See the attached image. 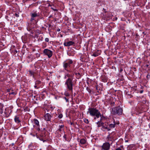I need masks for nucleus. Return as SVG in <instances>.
I'll use <instances>...</instances> for the list:
<instances>
[{
    "label": "nucleus",
    "instance_id": "nucleus-1",
    "mask_svg": "<svg viewBox=\"0 0 150 150\" xmlns=\"http://www.w3.org/2000/svg\"><path fill=\"white\" fill-rule=\"evenodd\" d=\"M93 117L96 116L97 118H98L101 116V114L98 110L94 108H89L87 112V114Z\"/></svg>",
    "mask_w": 150,
    "mask_h": 150
},
{
    "label": "nucleus",
    "instance_id": "nucleus-2",
    "mask_svg": "<svg viewBox=\"0 0 150 150\" xmlns=\"http://www.w3.org/2000/svg\"><path fill=\"white\" fill-rule=\"evenodd\" d=\"M123 109L120 106L115 107L112 109L111 113L112 114L121 115L122 113Z\"/></svg>",
    "mask_w": 150,
    "mask_h": 150
},
{
    "label": "nucleus",
    "instance_id": "nucleus-3",
    "mask_svg": "<svg viewBox=\"0 0 150 150\" xmlns=\"http://www.w3.org/2000/svg\"><path fill=\"white\" fill-rule=\"evenodd\" d=\"M65 84L67 85V88L69 90L72 91L73 89L72 80L70 78H68L66 81Z\"/></svg>",
    "mask_w": 150,
    "mask_h": 150
},
{
    "label": "nucleus",
    "instance_id": "nucleus-4",
    "mask_svg": "<svg viewBox=\"0 0 150 150\" xmlns=\"http://www.w3.org/2000/svg\"><path fill=\"white\" fill-rule=\"evenodd\" d=\"M88 143H86V141L84 139H81L80 140L79 145L83 148H86Z\"/></svg>",
    "mask_w": 150,
    "mask_h": 150
},
{
    "label": "nucleus",
    "instance_id": "nucleus-5",
    "mask_svg": "<svg viewBox=\"0 0 150 150\" xmlns=\"http://www.w3.org/2000/svg\"><path fill=\"white\" fill-rule=\"evenodd\" d=\"M101 130L104 132H107L110 131V129L109 128L108 123H104L102 125Z\"/></svg>",
    "mask_w": 150,
    "mask_h": 150
},
{
    "label": "nucleus",
    "instance_id": "nucleus-6",
    "mask_svg": "<svg viewBox=\"0 0 150 150\" xmlns=\"http://www.w3.org/2000/svg\"><path fill=\"white\" fill-rule=\"evenodd\" d=\"M110 147V145L108 142H106L103 144L102 147V150H108L109 149Z\"/></svg>",
    "mask_w": 150,
    "mask_h": 150
},
{
    "label": "nucleus",
    "instance_id": "nucleus-7",
    "mask_svg": "<svg viewBox=\"0 0 150 150\" xmlns=\"http://www.w3.org/2000/svg\"><path fill=\"white\" fill-rule=\"evenodd\" d=\"M44 53L46 55L48 56H52V52L47 49H45L44 50Z\"/></svg>",
    "mask_w": 150,
    "mask_h": 150
},
{
    "label": "nucleus",
    "instance_id": "nucleus-8",
    "mask_svg": "<svg viewBox=\"0 0 150 150\" xmlns=\"http://www.w3.org/2000/svg\"><path fill=\"white\" fill-rule=\"evenodd\" d=\"M51 118V115L48 113L46 114L44 116V118L46 121H49L50 120Z\"/></svg>",
    "mask_w": 150,
    "mask_h": 150
},
{
    "label": "nucleus",
    "instance_id": "nucleus-9",
    "mask_svg": "<svg viewBox=\"0 0 150 150\" xmlns=\"http://www.w3.org/2000/svg\"><path fill=\"white\" fill-rule=\"evenodd\" d=\"M39 15L38 13L36 12L32 13L31 14V19L30 21H32L33 20H35V18L36 17H38Z\"/></svg>",
    "mask_w": 150,
    "mask_h": 150
},
{
    "label": "nucleus",
    "instance_id": "nucleus-10",
    "mask_svg": "<svg viewBox=\"0 0 150 150\" xmlns=\"http://www.w3.org/2000/svg\"><path fill=\"white\" fill-rule=\"evenodd\" d=\"M74 43V42L71 41L68 42L65 41L64 43V45L65 46H69L73 45Z\"/></svg>",
    "mask_w": 150,
    "mask_h": 150
},
{
    "label": "nucleus",
    "instance_id": "nucleus-11",
    "mask_svg": "<svg viewBox=\"0 0 150 150\" xmlns=\"http://www.w3.org/2000/svg\"><path fill=\"white\" fill-rule=\"evenodd\" d=\"M135 147L134 144H131L127 147V150H134Z\"/></svg>",
    "mask_w": 150,
    "mask_h": 150
},
{
    "label": "nucleus",
    "instance_id": "nucleus-12",
    "mask_svg": "<svg viewBox=\"0 0 150 150\" xmlns=\"http://www.w3.org/2000/svg\"><path fill=\"white\" fill-rule=\"evenodd\" d=\"M96 123L97 125V127H99L101 126L102 127V125H103L104 123L102 122V119L101 118L100 120L96 122Z\"/></svg>",
    "mask_w": 150,
    "mask_h": 150
},
{
    "label": "nucleus",
    "instance_id": "nucleus-13",
    "mask_svg": "<svg viewBox=\"0 0 150 150\" xmlns=\"http://www.w3.org/2000/svg\"><path fill=\"white\" fill-rule=\"evenodd\" d=\"M89 59L88 57H81L80 60L82 62H87Z\"/></svg>",
    "mask_w": 150,
    "mask_h": 150
},
{
    "label": "nucleus",
    "instance_id": "nucleus-14",
    "mask_svg": "<svg viewBox=\"0 0 150 150\" xmlns=\"http://www.w3.org/2000/svg\"><path fill=\"white\" fill-rule=\"evenodd\" d=\"M14 121L17 123H18L21 122V121L19 120V117L17 116H16L14 118Z\"/></svg>",
    "mask_w": 150,
    "mask_h": 150
},
{
    "label": "nucleus",
    "instance_id": "nucleus-15",
    "mask_svg": "<svg viewBox=\"0 0 150 150\" xmlns=\"http://www.w3.org/2000/svg\"><path fill=\"white\" fill-rule=\"evenodd\" d=\"M109 128L110 129V130H111V129L112 128H114L115 127V123L114 122L113 124H108Z\"/></svg>",
    "mask_w": 150,
    "mask_h": 150
},
{
    "label": "nucleus",
    "instance_id": "nucleus-16",
    "mask_svg": "<svg viewBox=\"0 0 150 150\" xmlns=\"http://www.w3.org/2000/svg\"><path fill=\"white\" fill-rule=\"evenodd\" d=\"M63 67L65 70H67V68L68 67H69L68 62H64L63 63Z\"/></svg>",
    "mask_w": 150,
    "mask_h": 150
},
{
    "label": "nucleus",
    "instance_id": "nucleus-17",
    "mask_svg": "<svg viewBox=\"0 0 150 150\" xmlns=\"http://www.w3.org/2000/svg\"><path fill=\"white\" fill-rule=\"evenodd\" d=\"M45 130H44V131H43L42 133L40 135L41 137H42V138L44 139H46L45 137L46 135L45 134Z\"/></svg>",
    "mask_w": 150,
    "mask_h": 150
},
{
    "label": "nucleus",
    "instance_id": "nucleus-18",
    "mask_svg": "<svg viewBox=\"0 0 150 150\" xmlns=\"http://www.w3.org/2000/svg\"><path fill=\"white\" fill-rule=\"evenodd\" d=\"M100 50H98L95 54H93V56H97L100 54Z\"/></svg>",
    "mask_w": 150,
    "mask_h": 150
},
{
    "label": "nucleus",
    "instance_id": "nucleus-19",
    "mask_svg": "<svg viewBox=\"0 0 150 150\" xmlns=\"http://www.w3.org/2000/svg\"><path fill=\"white\" fill-rule=\"evenodd\" d=\"M35 124L38 126H39V122L38 120L36 119L34 120Z\"/></svg>",
    "mask_w": 150,
    "mask_h": 150
},
{
    "label": "nucleus",
    "instance_id": "nucleus-20",
    "mask_svg": "<svg viewBox=\"0 0 150 150\" xmlns=\"http://www.w3.org/2000/svg\"><path fill=\"white\" fill-rule=\"evenodd\" d=\"M66 62H68L69 64V65L70 64H71L73 63V61L71 60H68L66 61Z\"/></svg>",
    "mask_w": 150,
    "mask_h": 150
},
{
    "label": "nucleus",
    "instance_id": "nucleus-21",
    "mask_svg": "<svg viewBox=\"0 0 150 150\" xmlns=\"http://www.w3.org/2000/svg\"><path fill=\"white\" fill-rule=\"evenodd\" d=\"M9 95H16V93L15 92L13 91H9Z\"/></svg>",
    "mask_w": 150,
    "mask_h": 150
},
{
    "label": "nucleus",
    "instance_id": "nucleus-22",
    "mask_svg": "<svg viewBox=\"0 0 150 150\" xmlns=\"http://www.w3.org/2000/svg\"><path fill=\"white\" fill-rule=\"evenodd\" d=\"M41 83V81H37L35 82V85H38L40 84Z\"/></svg>",
    "mask_w": 150,
    "mask_h": 150
},
{
    "label": "nucleus",
    "instance_id": "nucleus-23",
    "mask_svg": "<svg viewBox=\"0 0 150 150\" xmlns=\"http://www.w3.org/2000/svg\"><path fill=\"white\" fill-rule=\"evenodd\" d=\"M29 72L30 74L31 75V76L33 75V77H34V76H33L34 72H33V71H30V70L29 71Z\"/></svg>",
    "mask_w": 150,
    "mask_h": 150
},
{
    "label": "nucleus",
    "instance_id": "nucleus-24",
    "mask_svg": "<svg viewBox=\"0 0 150 150\" xmlns=\"http://www.w3.org/2000/svg\"><path fill=\"white\" fill-rule=\"evenodd\" d=\"M86 90L89 93H91V90L88 87L86 88Z\"/></svg>",
    "mask_w": 150,
    "mask_h": 150
},
{
    "label": "nucleus",
    "instance_id": "nucleus-25",
    "mask_svg": "<svg viewBox=\"0 0 150 150\" xmlns=\"http://www.w3.org/2000/svg\"><path fill=\"white\" fill-rule=\"evenodd\" d=\"M84 122L85 123H86L87 124H88L89 123V121H88V120L87 119H85L84 120Z\"/></svg>",
    "mask_w": 150,
    "mask_h": 150
},
{
    "label": "nucleus",
    "instance_id": "nucleus-26",
    "mask_svg": "<svg viewBox=\"0 0 150 150\" xmlns=\"http://www.w3.org/2000/svg\"><path fill=\"white\" fill-rule=\"evenodd\" d=\"M63 117V115L62 114H60L58 116V117L59 118H62Z\"/></svg>",
    "mask_w": 150,
    "mask_h": 150
},
{
    "label": "nucleus",
    "instance_id": "nucleus-27",
    "mask_svg": "<svg viewBox=\"0 0 150 150\" xmlns=\"http://www.w3.org/2000/svg\"><path fill=\"white\" fill-rule=\"evenodd\" d=\"M146 78L147 79H149L150 77V75L149 74H147L146 76Z\"/></svg>",
    "mask_w": 150,
    "mask_h": 150
},
{
    "label": "nucleus",
    "instance_id": "nucleus-28",
    "mask_svg": "<svg viewBox=\"0 0 150 150\" xmlns=\"http://www.w3.org/2000/svg\"><path fill=\"white\" fill-rule=\"evenodd\" d=\"M45 41L46 42H48L49 41V38H46L45 39Z\"/></svg>",
    "mask_w": 150,
    "mask_h": 150
},
{
    "label": "nucleus",
    "instance_id": "nucleus-29",
    "mask_svg": "<svg viewBox=\"0 0 150 150\" xmlns=\"http://www.w3.org/2000/svg\"><path fill=\"white\" fill-rule=\"evenodd\" d=\"M64 126V125H60V126H59V128H61V129H63V127Z\"/></svg>",
    "mask_w": 150,
    "mask_h": 150
},
{
    "label": "nucleus",
    "instance_id": "nucleus-30",
    "mask_svg": "<svg viewBox=\"0 0 150 150\" xmlns=\"http://www.w3.org/2000/svg\"><path fill=\"white\" fill-rule=\"evenodd\" d=\"M67 76L68 77H69L70 76V75L69 74H67V75L65 76L64 77V78L66 79L67 78Z\"/></svg>",
    "mask_w": 150,
    "mask_h": 150
},
{
    "label": "nucleus",
    "instance_id": "nucleus-31",
    "mask_svg": "<svg viewBox=\"0 0 150 150\" xmlns=\"http://www.w3.org/2000/svg\"><path fill=\"white\" fill-rule=\"evenodd\" d=\"M64 94L66 96H69V94L68 93H66Z\"/></svg>",
    "mask_w": 150,
    "mask_h": 150
},
{
    "label": "nucleus",
    "instance_id": "nucleus-32",
    "mask_svg": "<svg viewBox=\"0 0 150 150\" xmlns=\"http://www.w3.org/2000/svg\"><path fill=\"white\" fill-rule=\"evenodd\" d=\"M15 16L17 17H19V15L17 13H15Z\"/></svg>",
    "mask_w": 150,
    "mask_h": 150
},
{
    "label": "nucleus",
    "instance_id": "nucleus-33",
    "mask_svg": "<svg viewBox=\"0 0 150 150\" xmlns=\"http://www.w3.org/2000/svg\"><path fill=\"white\" fill-rule=\"evenodd\" d=\"M64 138L65 139V140H67L66 135L64 134L63 136Z\"/></svg>",
    "mask_w": 150,
    "mask_h": 150
},
{
    "label": "nucleus",
    "instance_id": "nucleus-34",
    "mask_svg": "<svg viewBox=\"0 0 150 150\" xmlns=\"http://www.w3.org/2000/svg\"><path fill=\"white\" fill-rule=\"evenodd\" d=\"M64 98H65V100H66V102H68V99H67V98L66 97H65Z\"/></svg>",
    "mask_w": 150,
    "mask_h": 150
},
{
    "label": "nucleus",
    "instance_id": "nucleus-35",
    "mask_svg": "<svg viewBox=\"0 0 150 150\" xmlns=\"http://www.w3.org/2000/svg\"><path fill=\"white\" fill-rule=\"evenodd\" d=\"M108 138L109 139L111 138V137H110V135H109L108 136Z\"/></svg>",
    "mask_w": 150,
    "mask_h": 150
},
{
    "label": "nucleus",
    "instance_id": "nucleus-36",
    "mask_svg": "<svg viewBox=\"0 0 150 150\" xmlns=\"http://www.w3.org/2000/svg\"><path fill=\"white\" fill-rule=\"evenodd\" d=\"M63 130V129H61V128H59L58 130L59 131H62V130Z\"/></svg>",
    "mask_w": 150,
    "mask_h": 150
},
{
    "label": "nucleus",
    "instance_id": "nucleus-37",
    "mask_svg": "<svg viewBox=\"0 0 150 150\" xmlns=\"http://www.w3.org/2000/svg\"><path fill=\"white\" fill-rule=\"evenodd\" d=\"M149 66V64H147L146 65H145V67H148Z\"/></svg>",
    "mask_w": 150,
    "mask_h": 150
},
{
    "label": "nucleus",
    "instance_id": "nucleus-38",
    "mask_svg": "<svg viewBox=\"0 0 150 150\" xmlns=\"http://www.w3.org/2000/svg\"><path fill=\"white\" fill-rule=\"evenodd\" d=\"M34 87L36 88H38L37 87V86L35 84V85L34 86Z\"/></svg>",
    "mask_w": 150,
    "mask_h": 150
},
{
    "label": "nucleus",
    "instance_id": "nucleus-39",
    "mask_svg": "<svg viewBox=\"0 0 150 150\" xmlns=\"http://www.w3.org/2000/svg\"><path fill=\"white\" fill-rule=\"evenodd\" d=\"M143 92V90H141L140 91V93H142Z\"/></svg>",
    "mask_w": 150,
    "mask_h": 150
},
{
    "label": "nucleus",
    "instance_id": "nucleus-40",
    "mask_svg": "<svg viewBox=\"0 0 150 150\" xmlns=\"http://www.w3.org/2000/svg\"><path fill=\"white\" fill-rule=\"evenodd\" d=\"M116 150H122V149L120 148H118Z\"/></svg>",
    "mask_w": 150,
    "mask_h": 150
},
{
    "label": "nucleus",
    "instance_id": "nucleus-41",
    "mask_svg": "<svg viewBox=\"0 0 150 150\" xmlns=\"http://www.w3.org/2000/svg\"><path fill=\"white\" fill-rule=\"evenodd\" d=\"M70 124L71 125H73L74 123L73 122H70Z\"/></svg>",
    "mask_w": 150,
    "mask_h": 150
},
{
    "label": "nucleus",
    "instance_id": "nucleus-42",
    "mask_svg": "<svg viewBox=\"0 0 150 150\" xmlns=\"http://www.w3.org/2000/svg\"><path fill=\"white\" fill-rule=\"evenodd\" d=\"M60 31V29H58L57 30V31L59 32Z\"/></svg>",
    "mask_w": 150,
    "mask_h": 150
},
{
    "label": "nucleus",
    "instance_id": "nucleus-43",
    "mask_svg": "<svg viewBox=\"0 0 150 150\" xmlns=\"http://www.w3.org/2000/svg\"><path fill=\"white\" fill-rule=\"evenodd\" d=\"M96 118H97L96 117V116H95V117H94V120H96Z\"/></svg>",
    "mask_w": 150,
    "mask_h": 150
},
{
    "label": "nucleus",
    "instance_id": "nucleus-44",
    "mask_svg": "<svg viewBox=\"0 0 150 150\" xmlns=\"http://www.w3.org/2000/svg\"><path fill=\"white\" fill-rule=\"evenodd\" d=\"M128 142V140H126L125 141V142Z\"/></svg>",
    "mask_w": 150,
    "mask_h": 150
},
{
    "label": "nucleus",
    "instance_id": "nucleus-45",
    "mask_svg": "<svg viewBox=\"0 0 150 150\" xmlns=\"http://www.w3.org/2000/svg\"><path fill=\"white\" fill-rule=\"evenodd\" d=\"M3 108V107H2L1 108V110H2V108Z\"/></svg>",
    "mask_w": 150,
    "mask_h": 150
},
{
    "label": "nucleus",
    "instance_id": "nucleus-46",
    "mask_svg": "<svg viewBox=\"0 0 150 150\" xmlns=\"http://www.w3.org/2000/svg\"><path fill=\"white\" fill-rule=\"evenodd\" d=\"M38 131H39V130H40V128H38Z\"/></svg>",
    "mask_w": 150,
    "mask_h": 150
},
{
    "label": "nucleus",
    "instance_id": "nucleus-47",
    "mask_svg": "<svg viewBox=\"0 0 150 150\" xmlns=\"http://www.w3.org/2000/svg\"><path fill=\"white\" fill-rule=\"evenodd\" d=\"M122 71V69H120V71Z\"/></svg>",
    "mask_w": 150,
    "mask_h": 150
}]
</instances>
